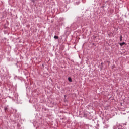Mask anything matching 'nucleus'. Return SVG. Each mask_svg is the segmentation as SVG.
I'll return each instance as SVG.
<instances>
[{
  "label": "nucleus",
  "instance_id": "obj_1",
  "mask_svg": "<svg viewBox=\"0 0 129 129\" xmlns=\"http://www.w3.org/2000/svg\"><path fill=\"white\" fill-rule=\"evenodd\" d=\"M123 45H125V42H123V43H120V46H121V47H122V46H123Z\"/></svg>",
  "mask_w": 129,
  "mask_h": 129
},
{
  "label": "nucleus",
  "instance_id": "obj_2",
  "mask_svg": "<svg viewBox=\"0 0 129 129\" xmlns=\"http://www.w3.org/2000/svg\"><path fill=\"white\" fill-rule=\"evenodd\" d=\"M68 80L70 82H72V80L71 79V78L69 77L68 78Z\"/></svg>",
  "mask_w": 129,
  "mask_h": 129
},
{
  "label": "nucleus",
  "instance_id": "obj_3",
  "mask_svg": "<svg viewBox=\"0 0 129 129\" xmlns=\"http://www.w3.org/2000/svg\"><path fill=\"white\" fill-rule=\"evenodd\" d=\"M54 39H59V36H54Z\"/></svg>",
  "mask_w": 129,
  "mask_h": 129
},
{
  "label": "nucleus",
  "instance_id": "obj_4",
  "mask_svg": "<svg viewBox=\"0 0 129 129\" xmlns=\"http://www.w3.org/2000/svg\"><path fill=\"white\" fill-rule=\"evenodd\" d=\"M120 41H122V36H120Z\"/></svg>",
  "mask_w": 129,
  "mask_h": 129
},
{
  "label": "nucleus",
  "instance_id": "obj_5",
  "mask_svg": "<svg viewBox=\"0 0 129 129\" xmlns=\"http://www.w3.org/2000/svg\"><path fill=\"white\" fill-rule=\"evenodd\" d=\"M32 3H35V2H36V0H31Z\"/></svg>",
  "mask_w": 129,
  "mask_h": 129
}]
</instances>
